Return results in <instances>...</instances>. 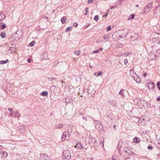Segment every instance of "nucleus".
<instances>
[{"label": "nucleus", "mask_w": 160, "mask_h": 160, "mask_svg": "<svg viewBox=\"0 0 160 160\" xmlns=\"http://www.w3.org/2000/svg\"><path fill=\"white\" fill-rule=\"evenodd\" d=\"M159 84H160V82L159 81H158V82L157 84V86H158V85H159Z\"/></svg>", "instance_id": "nucleus-58"}, {"label": "nucleus", "mask_w": 160, "mask_h": 160, "mask_svg": "<svg viewBox=\"0 0 160 160\" xmlns=\"http://www.w3.org/2000/svg\"><path fill=\"white\" fill-rule=\"evenodd\" d=\"M88 94L90 95V96L91 97L93 95L95 94V91L93 89L91 88V87H89L88 90Z\"/></svg>", "instance_id": "nucleus-8"}, {"label": "nucleus", "mask_w": 160, "mask_h": 160, "mask_svg": "<svg viewBox=\"0 0 160 160\" xmlns=\"http://www.w3.org/2000/svg\"><path fill=\"white\" fill-rule=\"evenodd\" d=\"M2 148V147L1 145H0V150H1Z\"/></svg>", "instance_id": "nucleus-63"}, {"label": "nucleus", "mask_w": 160, "mask_h": 160, "mask_svg": "<svg viewBox=\"0 0 160 160\" xmlns=\"http://www.w3.org/2000/svg\"><path fill=\"white\" fill-rule=\"evenodd\" d=\"M131 18H130V16H129V17L128 18V20H130V19H131Z\"/></svg>", "instance_id": "nucleus-62"}, {"label": "nucleus", "mask_w": 160, "mask_h": 160, "mask_svg": "<svg viewBox=\"0 0 160 160\" xmlns=\"http://www.w3.org/2000/svg\"><path fill=\"white\" fill-rule=\"evenodd\" d=\"M8 110L9 111L11 112V111H13V109L12 108H8Z\"/></svg>", "instance_id": "nucleus-50"}, {"label": "nucleus", "mask_w": 160, "mask_h": 160, "mask_svg": "<svg viewBox=\"0 0 160 160\" xmlns=\"http://www.w3.org/2000/svg\"><path fill=\"white\" fill-rule=\"evenodd\" d=\"M48 93L47 91H44L42 92L40 94V95H42L43 96H46L48 95Z\"/></svg>", "instance_id": "nucleus-21"}, {"label": "nucleus", "mask_w": 160, "mask_h": 160, "mask_svg": "<svg viewBox=\"0 0 160 160\" xmlns=\"http://www.w3.org/2000/svg\"><path fill=\"white\" fill-rule=\"evenodd\" d=\"M18 32H16L13 36V38H15V39L14 40V41H18L21 37L20 36L18 37L17 36Z\"/></svg>", "instance_id": "nucleus-12"}, {"label": "nucleus", "mask_w": 160, "mask_h": 160, "mask_svg": "<svg viewBox=\"0 0 160 160\" xmlns=\"http://www.w3.org/2000/svg\"><path fill=\"white\" fill-rule=\"evenodd\" d=\"M119 94L120 95H122L123 96H124V90L121 89L119 92Z\"/></svg>", "instance_id": "nucleus-26"}, {"label": "nucleus", "mask_w": 160, "mask_h": 160, "mask_svg": "<svg viewBox=\"0 0 160 160\" xmlns=\"http://www.w3.org/2000/svg\"><path fill=\"white\" fill-rule=\"evenodd\" d=\"M88 8H85V10L86 11V12H88Z\"/></svg>", "instance_id": "nucleus-53"}, {"label": "nucleus", "mask_w": 160, "mask_h": 160, "mask_svg": "<svg viewBox=\"0 0 160 160\" xmlns=\"http://www.w3.org/2000/svg\"><path fill=\"white\" fill-rule=\"evenodd\" d=\"M156 146L160 150V142H158V143L156 144Z\"/></svg>", "instance_id": "nucleus-34"}, {"label": "nucleus", "mask_w": 160, "mask_h": 160, "mask_svg": "<svg viewBox=\"0 0 160 160\" xmlns=\"http://www.w3.org/2000/svg\"><path fill=\"white\" fill-rule=\"evenodd\" d=\"M124 63L126 65L128 63V60L127 59H125L124 60Z\"/></svg>", "instance_id": "nucleus-45"}, {"label": "nucleus", "mask_w": 160, "mask_h": 160, "mask_svg": "<svg viewBox=\"0 0 160 160\" xmlns=\"http://www.w3.org/2000/svg\"><path fill=\"white\" fill-rule=\"evenodd\" d=\"M94 0H88V2L90 3H92L93 2Z\"/></svg>", "instance_id": "nucleus-51"}, {"label": "nucleus", "mask_w": 160, "mask_h": 160, "mask_svg": "<svg viewBox=\"0 0 160 160\" xmlns=\"http://www.w3.org/2000/svg\"><path fill=\"white\" fill-rule=\"evenodd\" d=\"M9 62V60L8 59H7L5 61L2 60L0 62V63L1 64H4L6 63H8Z\"/></svg>", "instance_id": "nucleus-22"}, {"label": "nucleus", "mask_w": 160, "mask_h": 160, "mask_svg": "<svg viewBox=\"0 0 160 160\" xmlns=\"http://www.w3.org/2000/svg\"><path fill=\"white\" fill-rule=\"evenodd\" d=\"M14 116L15 118H19L20 116V114L18 113V112L17 111H13Z\"/></svg>", "instance_id": "nucleus-14"}, {"label": "nucleus", "mask_w": 160, "mask_h": 160, "mask_svg": "<svg viewBox=\"0 0 160 160\" xmlns=\"http://www.w3.org/2000/svg\"><path fill=\"white\" fill-rule=\"evenodd\" d=\"M110 34L109 33L103 36V38L102 40V41L103 42H106V41H108L109 39V38H110Z\"/></svg>", "instance_id": "nucleus-6"}, {"label": "nucleus", "mask_w": 160, "mask_h": 160, "mask_svg": "<svg viewBox=\"0 0 160 160\" xmlns=\"http://www.w3.org/2000/svg\"><path fill=\"white\" fill-rule=\"evenodd\" d=\"M0 15L1 16V19H0V20H4L5 19V16L4 14L3 13L1 12L0 13Z\"/></svg>", "instance_id": "nucleus-19"}, {"label": "nucleus", "mask_w": 160, "mask_h": 160, "mask_svg": "<svg viewBox=\"0 0 160 160\" xmlns=\"http://www.w3.org/2000/svg\"><path fill=\"white\" fill-rule=\"evenodd\" d=\"M96 142V140L92 137H90L88 139V143L92 147L94 146Z\"/></svg>", "instance_id": "nucleus-5"}, {"label": "nucleus", "mask_w": 160, "mask_h": 160, "mask_svg": "<svg viewBox=\"0 0 160 160\" xmlns=\"http://www.w3.org/2000/svg\"><path fill=\"white\" fill-rule=\"evenodd\" d=\"M130 18H131V19H133L134 18L135 15L134 14H132L130 15Z\"/></svg>", "instance_id": "nucleus-40"}, {"label": "nucleus", "mask_w": 160, "mask_h": 160, "mask_svg": "<svg viewBox=\"0 0 160 160\" xmlns=\"http://www.w3.org/2000/svg\"><path fill=\"white\" fill-rule=\"evenodd\" d=\"M82 115L83 116V117H82V119H83L85 120V121H87V119L86 118V117H85L84 116V115Z\"/></svg>", "instance_id": "nucleus-48"}, {"label": "nucleus", "mask_w": 160, "mask_h": 160, "mask_svg": "<svg viewBox=\"0 0 160 160\" xmlns=\"http://www.w3.org/2000/svg\"><path fill=\"white\" fill-rule=\"evenodd\" d=\"M152 3H150L147 6H146L144 8V11L143 13L146 14L148 13L152 8Z\"/></svg>", "instance_id": "nucleus-2"}, {"label": "nucleus", "mask_w": 160, "mask_h": 160, "mask_svg": "<svg viewBox=\"0 0 160 160\" xmlns=\"http://www.w3.org/2000/svg\"><path fill=\"white\" fill-rule=\"evenodd\" d=\"M62 126V124H59L58 125L56 126V128H61Z\"/></svg>", "instance_id": "nucleus-30"}, {"label": "nucleus", "mask_w": 160, "mask_h": 160, "mask_svg": "<svg viewBox=\"0 0 160 160\" xmlns=\"http://www.w3.org/2000/svg\"><path fill=\"white\" fill-rule=\"evenodd\" d=\"M71 157V153L68 150L64 151L63 152V157L67 160L69 159Z\"/></svg>", "instance_id": "nucleus-3"}, {"label": "nucleus", "mask_w": 160, "mask_h": 160, "mask_svg": "<svg viewBox=\"0 0 160 160\" xmlns=\"http://www.w3.org/2000/svg\"><path fill=\"white\" fill-rule=\"evenodd\" d=\"M57 89V88L55 86H52L50 88L51 91L53 92H55L56 90Z\"/></svg>", "instance_id": "nucleus-15"}, {"label": "nucleus", "mask_w": 160, "mask_h": 160, "mask_svg": "<svg viewBox=\"0 0 160 160\" xmlns=\"http://www.w3.org/2000/svg\"><path fill=\"white\" fill-rule=\"evenodd\" d=\"M72 26L69 27L67 28L66 30V31L68 32V31H71L72 29Z\"/></svg>", "instance_id": "nucleus-27"}, {"label": "nucleus", "mask_w": 160, "mask_h": 160, "mask_svg": "<svg viewBox=\"0 0 160 160\" xmlns=\"http://www.w3.org/2000/svg\"><path fill=\"white\" fill-rule=\"evenodd\" d=\"M138 35L137 33H134L133 35H132L131 36L130 38H132L133 37H135L136 38V39H134L132 40V41H134L136 40H137V39L138 38Z\"/></svg>", "instance_id": "nucleus-17"}, {"label": "nucleus", "mask_w": 160, "mask_h": 160, "mask_svg": "<svg viewBox=\"0 0 160 160\" xmlns=\"http://www.w3.org/2000/svg\"><path fill=\"white\" fill-rule=\"evenodd\" d=\"M115 8H116V7H114V6H112V7H110V9H114Z\"/></svg>", "instance_id": "nucleus-54"}, {"label": "nucleus", "mask_w": 160, "mask_h": 160, "mask_svg": "<svg viewBox=\"0 0 160 160\" xmlns=\"http://www.w3.org/2000/svg\"><path fill=\"white\" fill-rule=\"evenodd\" d=\"M82 144L79 142H78L77 143V145L78 146V149H80L82 147V146H81Z\"/></svg>", "instance_id": "nucleus-23"}, {"label": "nucleus", "mask_w": 160, "mask_h": 160, "mask_svg": "<svg viewBox=\"0 0 160 160\" xmlns=\"http://www.w3.org/2000/svg\"><path fill=\"white\" fill-rule=\"evenodd\" d=\"M143 76H144V77L145 78V77H146V76L147 74L146 73H144L143 74Z\"/></svg>", "instance_id": "nucleus-57"}, {"label": "nucleus", "mask_w": 160, "mask_h": 160, "mask_svg": "<svg viewBox=\"0 0 160 160\" xmlns=\"http://www.w3.org/2000/svg\"><path fill=\"white\" fill-rule=\"evenodd\" d=\"M78 26V24L77 22L74 23L73 24V26L75 27L76 28H77Z\"/></svg>", "instance_id": "nucleus-46"}, {"label": "nucleus", "mask_w": 160, "mask_h": 160, "mask_svg": "<svg viewBox=\"0 0 160 160\" xmlns=\"http://www.w3.org/2000/svg\"><path fill=\"white\" fill-rule=\"evenodd\" d=\"M131 18H130V16H129V17L128 18V20H130V19H131Z\"/></svg>", "instance_id": "nucleus-61"}, {"label": "nucleus", "mask_w": 160, "mask_h": 160, "mask_svg": "<svg viewBox=\"0 0 160 160\" xmlns=\"http://www.w3.org/2000/svg\"><path fill=\"white\" fill-rule=\"evenodd\" d=\"M147 86L151 90H153L154 88L155 84L151 82L148 83L147 84Z\"/></svg>", "instance_id": "nucleus-10"}, {"label": "nucleus", "mask_w": 160, "mask_h": 160, "mask_svg": "<svg viewBox=\"0 0 160 160\" xmlns=\"http://www.w3.org/2000/svg\"><path fill=\"white\" fill-rule=\"evenodd\" d=\"M140 141V139L139 138L136 137L133 139V142L134 143H137L139 142Z\"/></svg>", "instance_id": "nucleus-16"}, {"label": "nucleus", "mask_w": 160, "mask_h": 160, "mask_svg": "<svg viewBox=\"0 0 160 160\" xmlns=\"http://www.w3.org/2000/svg\"><path fill=\"white\" fill-rule=\"evenodd\" d=\"M14 112L13 111H12L9 114L8 116V117L11 116H14Z\"/></svg>", "instance_id": "nucleus-38"}, {"label": "nucleus", "mask_w": 160, "mask_h": 160, "mask_svg": "<svg viewBox=\"0 0 160 160\" xmlns=\"http://www.w3.org/2000/svg\"><path fill=\"white\" fill-rule=\"evenodd\" d=\"M156 2L158 3V7H160V0H156Z\"/></svg>", "instance_id": "nucleus-44"}, {"label": "nucleus", "mask_w": 160, "mask_h": 160, "mask_svg": "<svg viewBox=\"0 0 160 160\" xmlns=\"http://www.w3.org/2000/svg\"><path fill=\"white\" fill-rule=\"evenodd\" d=\"M67 20V18L65 16L63 17L61 19V21L62 22L63 24L65 23L66 22Z\"/></svg>", "instance_id": "nucleus-18"}, {"label": "nucleus", "mask_w": 160, "mask_h": 160, "mask_svg": "<svg viewBox=\"0 0 160 160\" xmlns=\"http://www.w3.org/2000/svg\"><path fill=\"white\" fill-rule=\"evenodd\" d=\"M70 134L68 131L64 132L61 138L62 141H64L65 140H68L69 139Z\"/></svg>", "instance_id": "nucleus-1"}, {"label": "nucleus", "mask_w": 160, "mask_h": 160, "mask_svg": "<svg viewBox=\"0 0 160 160\" xmlns=\"http://www.w3.org/2000/svg\"><path fill=\"white\" fill-rule=\"evenodd\" d=\"M48 58V55L47 53L44 52L42 55V59H46Z\"/></svg>", "instance_id": "nucleus-20"}, {"label": "nucleus", "mask_w": 160, "mask_h": 160, "mask_svg": "<svg viewBox=\"0 0 160 160\" xmlns=\"http://www.w3.org/2000/svg\"><path fill=\"white\" fill-rule=\"evenodd\" d=\"M145 118H140V120H141V121H142V120L144 121V120H145Z\"/></svg>", "instance_id": "nucleus-59"}, {"label": "nucleus", "mask_w": 160, "mask_h": 160, "mask_svg": "<svg viewBox=\"0 0 160 160\" xmlns=\"http://www.w3.org/2000/svg\"><path fill=\"white\" fill-rule=\"evenodd\" d=\"M157 87L158 88V89L160 90V84H159V85L158 86H157Z\"/></svg>", "instance_id": "nucleus-56"}, {"label": "nucleus", "mask_w": 160, "mask_h": 160, "mask_svg": "<svg viewBox=\"0 0 160 160\" xmlns=\"http://www.w3.org/2000/svg\"><path fill=\"white\" fill-rule=\"evenodd\" d=\"M125 31V32H126V34L124 35V38H125L127 35L128 34V30L127 29H124V30H123V31Z\"/></svg>", "instance_id": "nucleus-33"}, {"label": "nucleus", "mask_w": 160, "mask_h": 160, "mask_svg": "<svg viewBox=\"0 0 160 160\" xmlns=\"http://www.w3.org/2000/svg\"><path fill=\"white\" fill-rule=\"evenodd\" d=\"M24 128L23 127H21L20 128H19V129H20V130L22 133L24 132H23L24 131Z\"/></svg>", "instance_id": "nucleus-36"}, {"label": "nucleus", "mask_w": 160, "mask_h": 160, "mask_svg": "<svg viewBox=\"0 0 160 160\" xmlns=\"http://www.w3.org/2000/svg\"><path fill=\"white\" fill-rule=\"evenodd\" d=\"M107 16V14H106L105 15H103L102 16V18H106Z\"/></svg>", "instance_id": "nucleus-55"}, {"label": "nucleus", "mask_w": 160, "mask_h": 160, "mask_svg": "<svg viewBox=\"0 0 160 160\" xmlns=\"http://www.w3.org/2000/svg\"><path fill=\"white\" fill-rule=\"evenodd\" d=\"M74 53L75 54L78 55L81 53V51L80 50H76L74 51Z\"/></svg>", "instance_id": "nucleus-28"}, {"label": "nucleus", "mask_w": 160, "mask_h": 160, "mask_svg": "<svg viewBox=\"0 0 160 160\" xmlns=\"http://www.w3.org/2000/svg\"><path fill=\"white\" fill-rule=\"evenodd\" d=\"M153 147L152 146H149L148 147V148L149 150H151L153 149Z\"/></svg>", "instance_id": "nucleus-43"}, {"label": "nucleus", "mask_w": 160, "mask_h": 160, "mask_svg": "<svg viewBox=\"0 0 160 160\" xmlns=\"http://www.w3.org/2000/svg\"><path fill=\"white\" fill-rule=\"evenodd\" d=\"M111 26H108L107 28V31H108L110 30H111Z\"/></svg>", "instance_id": "nucleus-41"}, {"label": "nucleus", "mask_w": 160, "mask_h": 160, "mask_svg": "<svg viewBox=\"0 0 160 160\" xmlns=\"http://www.w3.org/2000/svg\"><path fill=\"white\" fill-rule=\"evenodd\" d=\"M40 158L41 160H49V157L45 154H42L41 155Z\"/></svg>", "instance_id": "nucleus-9"}, {"label": "nucleus", "mask_w": 160, "mask_h": 160, "mask_svg": "<svg viewBox=\"0 0 160 160\" xmlns=\"http://www.w3.org/2000/svg\"><path fill=\"white\" fill-rule=\"evenodd\" d=\"M120 144H122L121 143H120V142H119L118 144V149L119 150V152L120 151V148H121V147L120 146Z\"/></svg>", "instance_id": "nucleus-39"}, {"label": "nucleus", "mask_w": 160, "mask_h": 160, "mask_svg": "<svg viewBox=\"0 0 160 160\" xmlns=\"http://www.w3.org/2000/svg\"><path fill=\"white\" fill-rule=\"evenodd\" d=\"M112 160H116V159L115 158H113V157L112 158Z\"/></svg>", "instance_id": "nucleus-64"}, {"label": "nucleus", "mask_w": 160, "mask_h": 160, "mask_svg": "<svg viewBox=\"0 0 160 160\" xmlns=\"http://www.w3.org/2000/svg\"><path fill=\"white\" fill-rule=\"evenodd\" d=\"M93 74L96 76H100V72H98V73L96 72H94Z\"/></svg>", "instance_id": "nucleus-35"}, {"label": "nucleus", "mask_w": 160, "mask_h": 160, "mask_svg": "<svg viewBox=\"0 0 160 160\" xmlns=\"http://www.w3.org/2000/svg\"><path fill=\"white\" fill-rule=\"evenodd\" d=\"M157 101H160V97H159L157 98Z\"/></svg>", "instance_id": "nucleus-52"}, {"label": "nucleus", "mask_w": 160, "mask_h": 160, "mask_svg": "<svg viewBox=\"0 0 160 160\" xmlns=\"http://www.w3.org/2000/svg\"><path fill=\"white\" fill-rule=\"evenodd\" d=\"M56 79V78H54L53 77H49L48 78V80L49 81H50L51 82H52V81L55 80Z\"/></svg>", "instance_id": "nucleus-31"}, {"label": "nucleus", "mask_w": 160, "mask_h": 160, "mask_svg": "<svg viewBox=\"0 0 160 160\" xmlns=\"http://www.w3.org/2000/svg\"><path fill=\"white\" fill-rule=\"evenodd\" d=\"M130 54V52H127L126 53H124V56H125L126 57H127L128 55H129Z\"/></svg>", "instance_id": "nucleus-42"}, {"label": "nucleus", "mask_w": 160, "mask_h": 160, "mask_svg": "<svg viewBox=\"0 0 160 160\" xmlns=\"http://www.w3.org/2000/svg\"><path fill=\"white\" fill-rule=\"evenodd\" d=\"M63 100L64 102L67 103H70L72 102V99L69 97H67Z\"/></svg>", "instance_id": "nucleus-7"}, {"label": "nucleus", "mask_w": 160, "mask_h": 160, "mask_svg": "<svg viewBox=\"0 0 160 160\" xmlns=\"http://www.w3.org/2000/svg\"><path fill=\"white\" fill-rule=\"evenodd\" d=\"M99 49H99L98 50H95V51H93V52H94V53H97L98 52Z\"/></svg>", "instance_id": "nucleus-49"}, {"label": "nucleus", "mask_w": 160, "mask_h": 160, "mask_svg": "<svg viewBox=\"0 0 160 160\" xmlns=\"http://www.w3.org/2000/svg\"><path fill=\"white\" fill-rule=\"evenodd\" d=\"M98 18L99 16L98 15H95L94 18V19L95 21H97L98 19Z\"/></svg>", "instance_id": "nucleus-32"}, {"label": "nucleus", "mask_w": 160, "mask_h": 160, "mask_svg": "<svg viewBox=\"0 0 160 160\" xmlns=\"http://www.w3.org/2000/svg\"><path fill=\"white\" fill-rule=\"evenodd\" d=\"M35 41H33L29 44V46L31 47L33 46L35 44Z\"/></svg>", "instance_id": "nucleus-29"}, {"label": "nucleus", "mask_w": 160, "mask_h": 160, "mask_svg": "<svg viewBox=\"0 0 160 160\" xmlns=\"http://www.w3.org/2000/svg\"><path fill=\"white\" fill-rule=\"evenodd\" d=\"M6 27L7 26H6V25H5V24H4L3 25H2L1 26V29H4L5 28H6Z\"/></svg>", "instance_id": "nucleus-37"}, {"label": "nucleus", "mask_w": 160, "mask_h": 160, "mask_svg": "<svg viewBox=\"0 0 160 160\" xmlns=\"http://www.w3.org/2000/svg\"><path fill=\"white\" fill-rule=\"evenodd\" d=\"M124 151L126 154L130 155L133 154L132 149L130 147H125L124 148Z\"/></svg>", "instance_id": "nucleus-4"}, {"label": "nucleus", "mask_w": 160, "mask_h": 160, "mask_svg": "<svg viewBox=\"0 0 160 160\" xmlns=\"http://www.w3.org/2000/svg\"><path fill=\"white\" fill-rule=\"evenodd\" d=\"M136 82L138 83H140L141 82V80L140 78L138 77L137 78H136V80H135Z\"/></svg>", "instance_id": "nucleus-25"}, {"label": "nucleus", "mask_w": 160, "mask_h": 160, "mask_svg": "<svg viewBox=\"0 0 160 160\" xmlns=\"http://www.w3.org/2000/svg\"><path fill=\"white\" fill-rule=\"evenodd\" d=\"M0 35L2 38H3L6 37V34L5 32H1Z\"/></svg>", "instance_id": "nucleus-24"}, {"label": "nucleus", "mask_w": 160, "mask_h": 160, "mask_svg": "<svg viewBox=\"0 0 160 160\" xmlns=\"http://www.w3.org/2000/svg\"><path fill=\"white\" fill-rule=\"evenodd\" d=\"M8 153L6 152L0 151V157L1 158H6L8 156Z\"/></svg>", "instance_id": "nucleus-11"}, {"label": "nucleus", "mask_w": 160, "mask_h": 160, "mask_svg": "<svg viewBox=\"0 0 160 160\" xmlns=\"http://www.w3.org/2000/svg\"><path fill=\"white\" fill-rule=\"evenodd\" d=\"M108 102L111 105L113 106H115L116 105V102L115 101L112 100H109L108 101Z\"/></svg>", "instance_id": "nucleus-13"}, {"label": "nucleus", "mask_w": 160, "mask_h": 160, "mask_svg": "<svg viewBox=\"0 0 160 160\" xmlns=\"http://www.w3.org/2000/svg\"><path fill=\"white\" fill-rule=\"evenodd\" d=\"M88 12H86H86L84 13V15H88Z\"/></svg>", "instance_id": "nucleus-60"}, {"label": "nucleus", "mask_w": 160, "mask_h": 160, "mask_svg": "<svg viewBox=\"0 0 160 160\" xmlns=\"http://www.w3.org/2000/svg\"><path fill=\"white\" fill-rule=\"evenodd\" d=\"M27 61L28 62L30 63L31 62V59L30 58H28L27 59Z\"/></svg>", "instance_id": "nucleus-47"}]
</instances>
